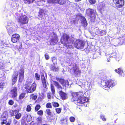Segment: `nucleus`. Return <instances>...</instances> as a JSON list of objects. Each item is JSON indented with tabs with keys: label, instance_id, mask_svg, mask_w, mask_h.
Wrapping results in <instances>:
<instances>
[{
	"label": "nucleus",
	"instance_id": "49",
	"mask_svg": "<svg viewBox=\"0 0 125 125\" xmlns=\"http://www.w3.org/2000/svg\"><path fill=\"white\" fill-rule=\"evenodd\" d=\"M44 56L45 59L46 60H48L50 58L48 54L46 53L45 54Z\"/></svg>",
	"mask_w": 125,
	"mask_h": 125
},
{
	"label": "nucleus",
	"instance_id": "12",
	"mask_svg": "<svg viewBox=\"0 0 125 125\" xmlns=\"http://www.w3.org/2000/svg\"><path fill=\"white\" fill-rule=\"evenodd\" d=\"M82 94V93L80 92L72 93V99L74 101H75L76 100H77V99H78V97H81Z\"/></svg>",
	"mask_w": 125,
	"mask_h": 125
},
{
	"label": "nucleus",
	"instance_id": "59",
	"mask_svg": "<svg viewBox=\"0 0 125 125\" xmlns=\"http://www.w3.org/2000/svg\"><path fill=\"white\" fill-rule=\"evenodd\" d=\"M13 106H14V107H16V106H15V105H13Z\"/></svg>",
	"mask_w": 125,
	"mask_h": 125
},
{
	"label": "nucleus",
	"instance_id": "31",
	"mask_svg": "<svg viewBox=\"0 0 125 125\" xmlns=\"http://www.w3.org/2000/svg\"><path fill=\"white\" fill-rule=\"evenodd\" d=\"M21 125H27L25 118H22L21 119Z\"/></svg>",
	"mask_w": 125,
	"mask_h": 125
},
{
	"label": "nucleus",
	"instance_id": "11",
	"mask_svg": "<svg viewBox=\"0 0 125 125\" xmlns=\"http://www.w3.org/2000/svg\"><path fill=\"white\" fill-rule=\"evenodd\" d=\"M11 94L12 97L14 98L17 96V89L16 86H14L11 91Z\"/></svg>",
	"mask_w": 125,
	"mask_h": 125
},
{
	"label": "nucleus",
	"instance_id": "42",
	"mask_svg": "<svg viewBox=\"0 0 125 125\" xmlns=\"http://www.w3.org/2000/svg\"><path fill=\"white\" fill-rule=\"evenodd\" d=\"M35 77L36 79L37 80H39L40 79V75L38 74L37 73H36L35 74Z\"/></svg>",
	"mask_w": 125,
	"mask_h": 125
},
{
	"label": "nucleus",
	"instance_id": "50",
	"mask_svg": "<svg viewBox=\"0 0 125 125\" xmlns=\"http://www.w3.org/2000/svg\"><path fill=\"white\" fill-rule=\"evenodd\" d=\"M47 96L48 98L49 99H50L51 98V93L50 92L48 93H47Z\"/></svg>",
	"mask_w": 125,
	"mask_h": 125
},
{
	"label": "nucleus",
	"instance_id": "13",
	"mask_svg": "<svg viewBox=\"0 0 125 125\" xmlns=\"http://www.w3.org/2000/svg\"><path fill=\"white\" fill-rule=\"evenodd\" d=\"M115 71L118 73L119 76L121 77H124L125 76V74L123 70L121 68H119L117 69H115Z\"/></svg>",
	"mask_w": 125,
	"mask_h": 125
},
{
	"label": "nucleus",
	"instance_id": "40",
	"mask_svg": "<svg viewBox=\"0 0 125 125\" xmlns=\"http://www.w3.org/2000/svg\"><path fill=\"white\" fill-rule=\"evenodd\" d=\"M35 0H24V2L26 3L30 4L31 2H32Z\"/></svg>",
	"mask_w": 125,
	"mask_h": 125
},
{
	"label": "nucleus",
	"instance_id": "47",
	"mask_svg": "<svg viewBox=\"0 0 125 125\" xmlns=\"http://www.w3.org/2000/svg\"><path fill=\"white\" fill-rule=\"evenodd\" d=\"M89 3L92 4H94L96 2V0H89Z\"/></svg>",
	"mask_w": 125,
	"mask_h": 125
},
{
	"label": "nucleus",
	"instance_id": "41",
	"mask_svg": "<svg viewBox=\"0 0 125 125\" xmlns=\"http://www.w3.org/2000/svg\"><path fill=\"white\" fill-rule=\"evenodd\" d=\"M43 111L42 110H40L38 111L37 114L40 116H42L43 115Z\"/></svg>",
	"mask_w": 125,
	"mask_h": 125
},
{
	"label": "nucleus",
	"instance_id": "36",
	"mask_svg": "<svg viewBox=\"0 0 125 125\" xmlns=\"http://www.w3.org/2000/svg\"><path fill=\"white\" fill-rule=\"evenodd\" d=\"M61 108H57L55 109V111L56 113L57 114H60L62 111Z\"/></svg>",
	"mask_w": 125,
	"mask_h": 125
},
{
	"label": "nucleus",
	"instance_id": "4",
	"mask_svg": "<svg viewBox=\"0 0 125 125\" xmlns=\"http://www.w3.org/2000/svg\"><path fill=\"white\" fill-rule=\"evenodd\" d=\"M18 22L22 25L27 24L28 23L29 19L25 15H21L17 17Z\"/></svg>",
	"mask_w": 125,
	"mask_h": 125
},
{
	"label": "nucleus",
	"instance_id": "21",
	"mask_svg": "<svg viewBox=\"0 0 125 125\" xmlns=\"http://www.w3.org/2000/svg\"><path fill=\"white\" fill-rule=\"evenodd\" d=\"M19 112V111L18 109L14 110H11L9 111V113L10 115L11 116H15L16 113H17Z\"/></svg>",
	"mask_w": 125,
	"mask_h": 125
},
{
	"label": "nucleus",
	"instance_id": "24",
	"mask_svg": "<svg viewBox=\"0 0 125 125\" xmlns=\"http://www.w3.org/2000/svg\"><path fill=\"white\" fill-rule=\"evenodd\" d=\"M6 66V63L4 61L1 60L0 61V70L5 69Z\"/></svg>",
	"mask_w": 125,
	"mask_h": 125
},
{
	"label": "nucleus",
	"instance_id": "8",
	"mask_svg": "<svg viewBox=\"0 0 125 125\" xmlns=\"http://www.w3.org/2000/svg\"><path fill=\"white\" fill-rule=\"evenodd\" d=\"M20 38V35L17 33L12 35L11 38V42L13 43H16L18 42Z\"/></svg>",
	"mask_w": 125,
	"mask_h": 125
},
{
	"label": "nucleus",
	"instance_id": "18",
	"mask_svg": "<svg viewBox=\"0 0 125 125\" xmlns=\"http://www.w3.org/2000/svg\"><path fill=\"white\" fill-rule=\"evenodd\" d=\"M53 34L55 35V38L52 39L50 40V41L52 44H55L58 42V38L56 34L53 32Z\"/></svg>",
	"mask_w": 125,
	"mask_h": 125
},
{
	"label": "nucleus",
	"instance_id": "16",
	"mask_svg": "<svg viewBox=\"0 0 125 125\" xmlns=\"http://www.w3.org/2000/svg\"><path fill=\"white\" fill-rule=\"evenodd\" d=\"M95 33L98 35L103 36L106 35V31L104 30H100L98 29L96 31Z\"/></svg>",
	"mask_w": 125,
	"mask_h": 125
},
{
	"label": "nucleus",
	"instance_id": "56",
	"mask_svg": "<svg viewBox=\"0 0 125 125\" xmlns=\"http://www.w3.org/2000/svg\"><path fill=\"white\" fill-rule=\"evenodd\" d=\"M122 39L124 40L123 41V42L124 43H125V37L124 38V37H123Z\"/></svg>",
	"mask_w": 125,
	"mask_h": 125
},
{
	"label": "nucleus",
	"instance_id": "48",
	"mask_svg": "<svg viewBox=\"0 0 125 125\" xmlns=\"http://www.w3.org/2000/svg\"><path fill=\"white\" fill-rule=\"evenodd\" d=\"M8 103L9 105H11L14 104V102L12 100H9Z\"/></svg>",
	"mask_w": 125,
	"mask_h": 125
},
{
	"label": "nucleus",
	"instance_id": "19",
	"mask_svg": "<svg viewBox=\"0 0 125 125\" xmlns=\"http://www.w3.org/2000/svg\"><path fill=\"white\" fill-rule=\"evenodd\" d=\"M72 68L73 70V73L75 75H77L81 73V71L76 66L73 67Z\"/></svg>",
	"mask_w": 125,
	"mask_h": 125
},
{
	"label": "nucleus",
	"instance_id": "10",
	"mask_svg": "<svg viewBox=\"0 0 125 125\" xmlns=\"http://www.w3.org/2000/svg\"><path fill=\"white\" fill-rule=\"evenodd\" d=\"M114 3H115L116 7L121 8L124 5V0H113Z\"/></svg>",
	"mask_w": 125,
	"mask_h": 125
},
{
	"label": "nucleus",
	"instance_id": "22",
	"mask_svg": "<svg viewBox=\"0 0 125 125\" xmlns=\"http://www.w3.org/2000/svg\"><path fill=\"white\" fill-rule=\"evenodd\" d=\"M0 119L1 121L0 123L1 125H3L6 123L7 119L6 116H2L1 117Z\"/></svg>",
	"mask_w": 125,
	"mask_h": 125
},
{
	"label": "nucleus",
	"instance_id": "54",
	"mask_svg": "<svg viewBox=\"0 0 125 125\" xmlns=\"http://www.w3.org/2000/svg\"><path fill=\"white\" fill-rule=\"evenodd\" d=\"M18 123V121L17 120L14 119V123L15 125H16Z\"/></svg>",
	"mask_w": 125,
	"mask_h": 125
},
{
	"label": "nucleus",
	"instance_id": "58",
	"mask_svg": "<svg viewBox=\"0 0 125 125\" xmlns=\"http://www.w3.org/2000/svg\"><path fill=\"white\" fill-rule=\"evenodd\" d=\"M42 125H48L47 124H44Z\"/></svg>",
	"mask_w": 125,
	"mask_h": 125
},
{
	"label": "nucleus",
	"instance_id": "43",
	"mask_svg": "<svg viewBox=\"0 0 125 125\" xmlns=\"http://www.w3.org/2000/svg\"><path fill=\"white\" fill-rule=\"evenodd\" d=\"M46 106L47 108H52L51 104L50 103H47L46 104Z\"/></svg>",
	"mask_w": 125,
	"mask_h": 125
},
{
	"label": "nucleus",
	"instance_id": "14",
	"mask_svg": "<svg viewBox=\"0 0 125 125\" xmlns=\"http://www.w3.org/2000/svg\"><path fill=\"white\" fill-rule=\"evenodd\" d=\"M61 98L62 100L66 99L68 98L67 94L62 91H60L59 93Z\"/></svg>",
	"mask_w": 125,
	"mask_h": 125
},
{
	"label": "nucleus",
	"instance_id": "32",
	"mask_svg": "<svg viewBox=\"0 0 125 125\" xmlns=\"http://www.w3.org/2000/svg\"><path fill=\"white\" fill-rule=\"evenodd\" d=\"M51 70L53 71L56 72L57 71L59 70V69L58 67H56L55 66H52L51 68Z\"/></svg>",
	"mask_w": 125,
	"mask_h": 125
},
{
	"label": "nucleus",
	"instance_id": "46",
	"mask_svg": "<svg viewBox=\"0 0 125 125\" xmlns=\"http://www.w3.org/2000/svg\"><path fill=\"white\" fill-rule=\"evenodd\" d=\"M34 95L33 94H32L30 96H32V100H35L37 98V96L36 95Z\"/></svg>",
	"mask_w": 125,
	"mask_h": 125
},
{
	"label": "nucleus",
	"instance_id": "26",
	"mask_svg": "<svg viewBox=\"0 0 125 125\" xmlns=\"http://www.w3.org/2000/svg\"><path fill=\"white\" fill-rule=\"evenodd\" d=\"M66 1L67 0H58L57 3L60 5H62L65 4Z\"/></svg>",
	"mask_w": 125,
	"mask_h": 125
},
{
	"label": "nucleus",
	"instance_id": "20",
	"mask_svg": "<svg viewBox=\"0 0 125 125\" xmlns=\"http://www.w3.org/2000/svg\"><path fill=\"white\" fill-rule=\"evenodd\" d=\"M45 14L44 12V10L42 9H40L39 12L38 16L39 17L43 18L45 16Z\"/></svg>",
	"mask_w": 125,
	"mask_h": 125
},
{
	"label": "nucleus",
	"instance_id": "3",
	"mask_svg": "<svg viewBox=\"0 0 125 125\" xmlns=\"http://www.w3.org/2000/svg\"><path fill=\"white\" fill-rule=\"evenodd\" d=\"M36 86L34 82L32 83L31 81H27L24 85L23 90L27 94L32 93L35 90Z\"/></svg>",
	"mask_w": 125,
	"mask_h": 125
},
{
	"label": "nucleus",
	"instance_id": "39",
	"mask_svg": "<svg viewBox=\"0 0 125 125\" xmlns=\"http://www.w3.org/2000/svg\"><path fill=\"white\" fill-rule=\"evenodd\" d=\"M100 118L104 121H105L106 120V119L104 115H100Z\"/></svg>",
	"mask_w": 125,
	"mask_h": 125
},
{
	"label": "nucleus",
	"instance_id": "60",
	"mask_svg": "<svg viewBox=\"0 0 125 125\" xmlns=\"http://www.w3.org/2000/svg\"><path fill=\"white\" fill-rule=\"evenodd\" d=\"M101 79H102V80H103V79H102V78H101Z\"/></svg>",
	"mask_w": 125,
	"mask_h": 125
},
{
	"label": "nucleus",
	"instance_id": "55",
	"mask_svg": "<svg viewBox=\"0 0 125 125\" xmlns=\"http://www.w3.org/2000/svg\"><path fill=\"white\" fill-rule=\"evenodd\" d=\"M56 60V59L55 58V57H52V62H53L54 61Z\"/></svg>",
	"mask_w": 125,
	"mask_h": 125
},
{
	"label": "nucleus",
	"instance_id": "38",
	"mask_svg": "<svg viewBox=\"0 0 125 125\" xmlns=\"http://www.w3.org/2000/svg\"><path fill=\"white\" fill-rule=\"evenodd\" d=\"M99 53L98 52H96L94 53V54L93 55V59H95L97 58L99 56Z\"/></svg>",
	"mask_w": 125,
	"mask_h": 125
},
{
	"label": "nucleus",
	"instance_id": "6",
	"mask_svg": "<svg viewBox=\"0 0 125 125\" xmlns=\"http://www.w3.org/2000/svg\"><path fill=\"white\" fill-rule=\"evenodd\" d=\"M85 44L83 41L80 39H77L74 43V46L78 49H83Z\"/></svg>",
	"mask_w": 125,
	"mask_h": 125
},
{
	"label": "nucleus",
	"instance_id": "9",
	"mask_svg": "<svg viewBox=\"0 0 125 125\" xmlns=\"http://www.w3.org/2000/svg\"><path fill=\"white\" fill-rule=\"evenodd\" d=\"M78 103L80 104H83L88 102V100L87 98L85 97H79L77 100Z\"/></svg>",
	"mask_w": 125,
	"mask_h": 125
},
{
	"label": "nucleus",
	"instance_id": "28",
	"mask_svg": "<svg viewBox=\"0 0 125 125\" xmlns=\"http://www.w3.org/2000/svg\"><path fill=\"white\" fill-rule=\"evenodd\" d=\"M51 89L52 92V95H54L55 94V90L54 86L52 84L51 85Z\"/></svg>",
	"mask_w": 125,
	"mask_h": 125
},
{
	"label": "nucleus",
	"instance_id": "30",
	"mask_svg": "<svg viewBox=\"0 0 125 125\" xmlns=\"http://www.w3.org/2000/svg\"><path fill=\"white\" fill-rule=\"evenodd\" d=\"M25 93H21L19 96V99L20 100H22L25 97Z\"/></svg>",
	"mask_w": 125,
	"mask_h": 125
},
{
	"label": "nucleus",
	"instance_id": "53",
	"mask_svg": "<svg viewBox=\"0 0 125 125\" xmlns=\"http://www.w3.org/2000/svg\"><path fill=\"white\" fill-rule=\"evenodd\" d=\"M3 86L2 84H0V90H3Z\"/></svg>",
	"mask_w": 125,
	"mask_h": 125
},
{
	"label": "nucleus",
	"instance_id": "23",
	"mask_svg": "<svg viewBox=\"0 0 125 125\" xmlns=\"http://www.w3.org/2000/svg\"><path fill=\"white\" fill-rule=\"evenodd\" d=\"M105 6V4L103 1L98 3L97 7L100 10H102L104 7Z\"/></svg>",
	"mask_w": 125,
	"mask_h": 125
},
{
	"label": "nucleus",
	"instance_id": "34",
	"mask_svg": "<svg viewBox=\"0 0 125 125\" xmlns=\"http://www.w3.org/2000/svg\"><path fill=\"white\" fill-rule=\"evenodd\" d=\"M31 105L30 104V105H28L27 106L26 108V111L27 112H29L31 111Z\"/></svg>",
	"mask_w": 125,
	"mask_h": 125
},
{
	"label": "nucleus",
	"instance_id": "2",
	"mask_svg": "<svg viewBox=\"0 0 125 125\" xmlns=\"http://www.w3.org/2000/svg\"><path fill=\"white\" fill-rule=\"evenodd\" d=\"M73 41L69 34L66 33L62 34L60 39L61 43L67 48L71 47V45L70 44L73 42Z\"/></svg>",
	"mask_w": 125,
	"mask_h": 125
},
{
	"label": "nucleus",
	"instance_id": "51",
	"mask_svg": "<svg viewBox=\"0 0 125 125\" xmlns=\"http://www.w3.org/2000/svg\"><path fill=\"white\" fill-rule=\"evenodd\" d=\"M37 121L40 123H41L42 121V119L41 117H39L37 119Z\"/></svg>",
	"mask_w": 125,
	"mask_h": 125
},
{
	"label": "nucleus",
	"instance_id": "35",
	"mask_svg": "<svg viewBox=\"0 0 125 125\" xmlns=\"http://www.w3.org/2000/svg\"><path fill=\"white\" fill-rule=\"evenodd\" d=\"M49 3H56L58 2V0H47Z\"/></svg>",
	"mask_w": 125,
	"mask_h": 125
},
{
	"label": "nucleus",
	"instance_id": "17",
	"mask_svg": "<svg viewBox=\"0 0 125 125\" xmlns=\"http://www.w3.org/2000/svg\"><path fill=\"white\" fill-rule=\"evenodd\" d=\"M41 80L43 87L45 88L47 87V84L46 82V79L43 74L41 75Z\"/></svg>",
	"mask_w": 125,
	"mask_h": 125
},
{
	"label": "nucleus",
	"instance_id": "45",
	"mask_svg": "<svg viewBox=\"0 0 125 125\" xmlns=\"http://www.w3.org/2000/svg\"><path fill=\"white\" fill-rule=\"evenodd\" d=\"M70 121L71 122H73L75 120V118L73 116H71L69 118Z\"/></svg>",
	"mask_w": 125,
	"mask_h": 125
},
{
	"label": "nucleus",
	"instance_id": "52",
	"mask_svg": "<svg viewBox=\"0 0 125 125\" xmlns=\"http://www.w3.org/2000/svg\"><path fill=\"white\" fill-rule=\"evenodd\" d=\"M11 122V120L10 119L9 121L5 125H10Z\"/></svg>",
	"mask_w": 125,
	"mask_h": 125
},
{
	"label": "nucleus",
	"instance_id": "57",
	"mask_svg": "<svg viewBox=\"0 0 125 125\" xmlns=\"http://www.w3.org/2000/svg\"><path fill=\"white\" fill-rule=\"evenodd\" d=\"M75 1L78 2V1H81V0H75Z\"/></svg>",
	"mask_w": 125,
	"mask_h": 125
},
{
	"label": "nucleus",
	"instance_id": "29",
	"mask_svg": "<svg viewBox=\"0 0 125 125\" xmlns=\"http://www.w3.org/2000/svg\"><path fill=\"white\" fill-rule=\"evenodd\" d=\"M21 116V114L19 112L16 113L15 116V118L19 120Z\"/></svg>",
	"mask_w": 125,
	"mask_h": 125
},
{
	"label": "nucleus",
	"instance_id": "33",
	"mask_svg": "<svg viewBox=\"0 0 125 125\" xmlns=\"http://www.w3.org/2000/svg\"><path fill=\"white\" fill-rule=\"evenodd\" d=\"M53 106L55 107H57L59 106L60 105L57 102H53L52 103Z\"/></svg>",
	"mask_w": 125,
	"mask_h": 125
},
{
	"label": "nucleus",
	"instance_id": "7",
	"mask_svg": "<svg viewBox=\"0 0 125 125\" xmlns=\"http://www.w3.org/2000/svg\"><path fill=\"white\" fill-rule=\"evenodd\" d=\"M95 11L91 9L88 8L86 10V14L91 18H95Z\"/></svg>",
	"mask_w": 125,
	"mask_h": 125
},
{
	"label": "nucleus",
	"instance_id": "25",
	"mask_svg": "<svg viewBox=\"0 0 125 125\" xmlns=\"http://www.w3.org/2000/svg\"><path fill=\"white\" fill-rule=\"evenodd\" d=\"M54 83V84L57 89H62V87L59 84V83L57 81H53Z\"/></svg>",
	"mask_w": 125,
	"mask_h": 125
},
{
	"label": "nucleus",
	"instance_id": "44",
	"mask_svg": "<svg viewBox=\"0 0 125 125\" xmlns=\"http://www.w3.org/2000/svg\"><path fill=\"white\" fill-rule=\"evenodd\" d=\"M46 113H47L48 115L49 116L51 115V111L50 109H46Z\"/></svg>",
	"mask_w": 125,
	"mask_h": 125
},
{
	"label": "nucleus",
	"instance_id": "37",
	"mask_svg": "<svg viewBox=\"0 0 125 125\" xmlns=\"http://www.w3.org/2000/svg\"><path fill=\"white\" fill-rule=\"evenodd\" d=\"M41 106L39 104L36 105L35 108V111H38L41 108Z\"/></svg>",
	"mask_w": 125,
	"mask_h": 125
},
{
	"label": "nucleus",
	"instance_id": "27",
	"mask_svg": "<svg viewBox=\"0 0 125 125\" xmlns=\"http://www.w3.org/2000/svg\"><path fill=\"white\" fill-rule=\"evenodd\" d=\"M56 79L57 81H58L62 85L64 84L65 82V80L63 79L56 78Z\"/></svg>",
	"mask_w": 125,
	"mask_h": 125
},
{
	"label": "nucleus",
	"instance_id": "15",
	"mask_svg": "<svg viewBox=\"0 0 125 125\" xmlns=\"http://www.w3.org/2000/svg\"><path fill=\"white\" fill-rule=\"evenodd\" d=\"M80 18L83 21V22L84 23H86L87 24L86 20L84 17L82 16V14L81 13H79L76 15L75 19L79 20Z\"/></svg>",
	"mask_w": 125,
	"mask_h": 125
},
{
	"label": "nucleus",
	"instance_id": "5",
	"mask_svg": "<svg viewBox=\"0 0 125 125\" xmlns=\"http://www.w3.org/2000/svg\"><path fill=\"white\" fill-rule=\"evenodd\" d=\"M116 84L115 81L112 79H109L105 81V84L102 86L104 88L109 89L112 87Z\"/></svg>",
	"mask_w": 125,
	"mask_h": 125
},
{
	"label": "nucleus",
	"instance_id": "1",
	"mask_svg": "<svg viewBox=\"0 0 125 125\" xmlns=\"http://www.w3.org/2000/svg\"><path fill=\"white\" fill-rule=\"evenodd\" d=\"M24 70L23 68H21L18 72L14 71L12 76V85L14 84L17 81L18 75L19 74L18 81L21 83L24 80Z\"/></svg>",
	"mask_w": 125,
	"mask_h": 125
}]
</instances>
